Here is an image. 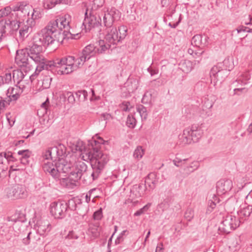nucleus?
Segmentation results:
<instances>
[{
  "instance_id": "f257e3e1",
  "label": "nucleus",
  "mask_w": 252,
  "mask_h": 252,
  "mask_svg": "<svg viewBox=\"0 0 252 252\" xmlns=\"http://www.w3.org/2000/svg\"><path fill=\"white\" fill-rule=\"evenodd\" d=\"M87 153L88 159L90 161L92 171L87 170V165L82 161H79L72 168L70 172V176L73 178L74 181H78L82 177L84 181H88L89 183L97 180L102 174L104 168L109 161L107 156H103L98 158L97 151L93 153Z\"/></svg>"
},
{
  "instance_id": "f03ea898",
  "label": "nucleus",
  "mask_w": 252,
  "mask_h": 252,
  "mask_svg": "<svg viewBox=\"0 0 252 252\" xmlns=\"http://www.w3.org/2000/svg\"><path fill=\"white\" fill-rule=\"evenodd\" d=\"M43 47L39 43H37L35 40L33 39L32 45H29L28 48L30 58L37 64L34 74L30 76L32 81L33 77L36 74H38L42 70H50L53 72L55 68V60L48 61L42 54Z\"/></svg>"
},
{
  "instance_id": "7ed1b4c3",
  "label": "nucleus",
  "mask_w": 252,
  "mask_h": 252,
  "mask_svg": "<svg viewBox=\"0 0 252 252\" xmlns=\"http://www.w3.org/2000/svg\"><path fill=\"white\" fill-rule=\"evenodd\" d=\"M65 32H59L49 23L44 28L34 35L33 39L35 40L37 43H39L46 48L49 45L53 44L55 41L62 42L66 35Z\"/></svg>"
},
{
  "instance_id": "20e7f679",
  "label": "nucleus",
  "mask_w": 252,
  "mask_h": 252,
  "mask_svg": "<svg viewBox=\"0 0 252 252\" xmlns=\"http://www.w3.org/2000/svg\"><path fill=\"white\" fill-rule=\"evenodd\" d=\"M83 63L81 62L78 58L74 56H65L55 60V68L53 72H57L58 74H68L77 70Z\"/></svg>"
},
{
  "instance_id": "39448f33",
  "label": "nucleus",
  "mask_w": 252,
  "mask_h": 252,
  "mask_svg": "<svg viewBox=\"0 0 252 252\" xmlns=\"http://www.w3.org/2000/svg\"><path fill=\"white\" fill-rule=\"evenodd\" d=\"M104 140L101 137H99L98 140L92 139L88 141L87 146L84 145V142L80 140L75 141V151L82 152L88 158L87 153H93L97 151L98 158L103 156H107L104 154L100 151L101 144H103Z\"/></svg>"
},
{
  "instance_id": "423d86ee",
  "label": "nucleus",
  "mask_w": 252,
  "mask_h": 252,
  "mask_svg": "<svg viewBox=\"0 0 252 252\" xmlns=\"http://www.w3.org/2000/svg\"><path fill=\"white\" fill-rule=\"evenodd\" d=\"M203 124H193L191 127L185 129L182 136L183 145L190 144L199 141L203 134Z\"/></svg>"
},
{
  "instance_id": "0eeeda50",
  "label": "nucleus",
  "mask_w": 252,
  "mask_h": 252,
  "mask_svg": "<svg viewBox=\"0 0 252 252\" xmlns=\"http://www.w3.org/2000/svg\"><path fill=\"white\" fill-rule=\"evenodd\" d=\"M127 29L126 26H121L117 30L116 27L106 29L105 39L112 45L116 46L118 43L124 39L127 35Z\"/></svg>"
},
{
  "instance_id": "6e6552de",
  "label": "nucleus",
  "mask_w": 252,
  "mask_h": 252,
  "mask_svg": "<svg viewBox=\"0 0 252 252\" xmlns=\"http://www.w3.org/2000/svg\"><path fill=\"white\" fill-rule=\"evenodd\" d=\"M242 220L232 215L223 217L218 230L220 233L228 234L239 226Z\"/></svg>"
},
{
  "instance_id": "1a4fd4ad",
  "label": "nucleus",
  "mask_w": 252,
  "mask_h": 252,
  "mask_svg": "<svg viewBox=\"0 0 252 252\" xmlns=\"http://www.w3.org/2000/svg\"><path fill=\"white\" fill-rule=\"evenodd\" d=\"M70 20V16L68 14H65L64 16H62L55 20L51 21L49 23L50 25L53 26L54 28L61 32H65V33L66 34L65 37L67 36L68 34H71L69 32V22Z\"/></svg>"
},
{
  "instance_id": "9d476101",
  "label": "nucleus",
  "mask_w": 252,
  "mask_h": 252,
  "mask_svg": "<svg viewBox=\"0 0 252 252\" xmlns=\"http://www.w3.org/2000/svg\"><path fill=\"white\" fill-rule=\"evenodd\" d=\"M67 205L64 201H55L50 204V213L55 219H63L66 216Z\"/></svg>"
},
{
  "instance_id": "9b49d317",
  "label": "nucleus",
  "mask_w": 252,
  "mask_h": 252,
  "mask_svg": "<svg viewBox=\"0 0 252 252\" xmlns=\"http://www.w3.org/2000/svg\"><path fill=\"white\" fill-rule=\"evenodd\" d=\"M88 9L86 8L83 25L84 26L86 30L90 31L92 28L100 26L101 19L99 16L94 15L91 12L88 15Z\"/></svg>"
},
{
  "instance_id": "f8f14e48",
  "label": "nucleus",
  "mask_w": 252,
  "mask_h": 252,
  "mask_svg": "<svg viewBox=\"0 0 252 252\" xmlns=\"http://www.w3.org/2000/svg\"><path fill=\"white\" fill-rule=\"evenodd\" d=\"M229 72L228 70H225L221 67H219L217 65H214L210 71V77L211 81L214 80V84L219 82L220 83L223 82L228 76Z\"/></svg>"
},
{
  "instance_id": "ddd939ff",
  "label": "nucleus",
  "mask_w": 252,
  "mask_h": 252,
  "mask_svg": "<svg viewBox=\"0 0 252 252\" xmlns=\"http://www.w3.org/2000/svg\"><path fill=\"white\" fill-rule=\"evenodd\" d=\"M51 152L52 160L53 162L58 161L61 158H65L66 156L65 146L61 143H58L57 145L49 148Z\"/></svg>"
},
{
  "instance_id": "4468645a",
  "label": "nucleus",
  "mask_w": 252,
  "mask_h": 252,
  "mask_svg": "<svg viewBox=\"0 0 252 252\" xmlns=\"http://www.w3.org/2000/svg\"><path fill=\"white\" fill-rule=\"evenodd\" d=\"M27 196V191L24 186L17 185L13 186L8 192V196L12 199L23 198Z\"/></svg>"
},
{
  "instance_id": "2eb2a0df",
  "label": "nucleus",
  "mask_w": 252,
  "mask_h": 252,
  "mask_svg": "<svg viewBox=\"0 0 252 252\" xmlns=\"http://www.w3.org/2000/svg\"><path fill=\"white\" fill-rule=\"evenodd\" d=\"M119 15L120 12L115 8H112L107 11L103 16V23L107 29L113 27V23L117 18H119Z\"/></svg>"
},
{
  "instance_id": "dca6fc26",
  "label": "nucleus",
  "mask_w": 252,
  "mask_h": 252,
  "mask_svg": "<svg viewBox=\"0 0 252 252\" xmlns=\"http://www.w3.org/2000/svg\"><path fill=\"white\" fill-rule=\"evenodd\" d=\"M29 57H30V55L28 53V48L18 50L16 51L15 61L21 66L30 68Z\"/></svg>"
},
{
  "instance_id": "f3484780",
  "label": "nucleus",
  "mask_w": 252,
  "mask_h": 252,
  "mask_svg": "<svg viewBox=\"0 0 252 252\" xmlns=\"http://www.w3.org/2000/svg\"><path fill=\"white\" fill-rule=\"evenodd\" d=\"M55 166L57 169V172L59 173V176H60L61 173L70 174L73 167V163L67 161L64 158H61L55 162Z\"/></svg>"
},
{
  "instance_id": "a211bd4d",
  "label": "nucleus",
  "mask_w": 252,
  "mask_h": 252,
  "mask_svg": "<svg viewBox=\"0 0 252 252\" xmlns=\"http://www.w3.org/2000/svg\"><path fill=\"white\" fill-rule=\"evenodd\" d=\"M232 181L229 179H221L216 184V191L218 195H223L229 191L232 188Z\"/></svg>"
},
{
  "instance_id": "6ab92c4d",
  "label": "nucleus",
  "mask_w": 252,
  "mask_h": 252,
  "mask_svg": "<svg viewBox=\"0 0 252 252\" xmlns=\"http://www.w3.org/2000/svg\"><path fill=\"white\" fill-rule=\"evenodd\" d=\"M42 168L45 172H48L55 180L60 179L59 173L56 168L55 162L54 164L49 161L45 162L42 165Z\"/></svg>"
},
{
  "instance_id": "aec40b11",
  "label": "nucleus",
  "mask_w": 252,
  "mask_h": 252,
  "mask_svg": "<svg viewBox=\"0 0 252 252\" xmlns=\"http://www.w3.org/2000/svg\"><path fill=\"white\" fill-rule=\"evenodd\" d=\"M43 71L42 74L43 75L42 78L41 79L42 82L41 88L43 90L47 89L50 88L52 77L49 75V72L53 74H58L57 72H52L50 70H42Z\"/></svg>"
},
{
  "instance_id": "412c9836",
  "label": "nucleus",
  "mask_w": 252,
  "mask_h": 252,
  "mask_svg": "<svg viewBox=\"0 0 252 252\" xmlns=\"http://www.w3.org/2000/svg\"><path fill=\"white\" fill-rule=\"evenodd\" d=\"M23 90L20 87L16 86L15 87H10L7 91L6 95L10 101H15L20 97Z\"/></svg>"
},
{
  "instance_id": "4be33fe9",
  "label": "nucleus",
  "mask_w": 252,
  "mask_h": 252,
  "mask_svg": "<svg viewBox=\"0 0 252 252\" xmlns=\"http://www.w3.org/2000/svg\"><path fill=\"white\" fill-rule=\"evenodd\" d=\"M26 24L24 23L19 29V37L22 40L28 36L32 32L33 27L34 26L32 22L28 23L26 21Z\"/></svg>"
},
{
  "instance_id": "5701e85b",
  "label": "nucleus",
  "mask_w": 252,
  "mask_h": 252,
  "mask_svg": "<svg viewBox=\"0 0 252 252\" xmlns=\"http://www.w3.org/2000/svg\"><path fill=\"white\" fill-rule=\"evenodd\" d=\"M37 233L40 236H46L51 229V225L47 221H40L37 224Z\"/></svg>"
},
{
  "instance_id": "b1692460",
  "label": "nucleus",
  "mask_w": 252,
  "mask_h": 252,
  "mask_svg": "<svg viewBox=\"0 0 252 252\" xmlns=\"http://www.w3.org/2000/svg\"><path fill=\"white\" fill-rule=\"evenodd\" d=\"M158 182L156 173L152 172L149 173L146 178L144 185L146 189L148 186L150 189H153L156 188Z\"/></svg>"
},
{
  "instance_id": "393cba45",
  "label": "nucleus",
  "mask_w": 252,
  "mask_h": 252,
  "mask_svg": "<svg viewBox=\"0 0 252 252\" xmlns=\"http://www.w3.org/2000/svg\"><path fill=\"white\" fill-rule=\"evenodd\" d=\"M100 230L99 222H91L89 223L88 234L94 238H97L99 236Z\"/></svg>"
},
{
  "instance_id": "a878e982",
  "label": "nucleus",
  "mask_w": 252,
  "mask_h": 252,
  "mask_svg": "<svg viewBox=\"0 0 252 252\" xmlns=\"http://www.w3.org/2000/svg\"><path fill=\"white\" fill-rule=\"evenodd\" d=\"M220 201V200L218 197L215 194H214L212 199H209L208 201L206 213L210 214L216 208H218L219 206H221L219 204Z\"/></svg>"
},
{
  "instance_id": "bb28decb",
  "label": "nucleus",
  "mask_w": 252,
  "mask_h": 252,
  "mask_svg": "<svg viewBox=\"0 0 252 252\" xmlns=\"http://www.w3.org/2000/svg\"><path fill=\"white\" fill-rule=\"evenodd\" d=\"M219 67L228 70V72L231 71L234 67L233 60L232 58H225L222 63H219L217 64Z\"/></svg>"
},
{
  "instance_id": "cd10ccee",
  "label": "nucleus",
  "mask_w": 252,
  "mask_h": 252,
  "mask_svg": "<svg viewBox=\"0 0 252 252\" xmlns=\"http://www.w3.org/2000/svg\"><path fill=\"white\" fill-rule=\"evenodd\" d=\"M251 78V76L249 72L246 71L244 72L239 77V78L233 82V84L235 85V86H238V84L242 85H245L249 83V80Z\"/></svg>"
},
{
  "instance_id": "c85d7f7f",
  "label": "nucleus",
  "mask_w": 252,
  "mask_h": 252,
  "mask_svg": "<svg viewBox=\"0 0 252 252\" xmlns=\"http://www.w3.org/2000/svg\"><path fill=\"white\" fill-rule=\"evenodd\" d=\"M98 46H96V52L98 54L104 53L106 50L111 47L112 45L106 41V39L99 40L98 42Z\"/></svg>"
},
{
  "instance_id": "c756f323",
  "label": "nucleus",
  "mask_w": 252,
  "mask_h": 252,
  "mask_svg": "<svg viewBox=\"0 0 252 252\" xmlns=\"http://www.w3.org/2000/svg\"><path fill=\"white\" fill-rule=\"evenodd\" d=\"M69 177L65 178L59 179L60 181V184L63 187L68 189H73L75 186V183L76 181H74L73 178L70 176V174H69Z\"/></svg>"
},
{
  "instance_id": "7c9ffc66",
  "label": "nucleus",
  "mask_w": 252,
  "mask_h": 252,
  "mask_svg": "<svg viewBox=\"0 0 252 252\" xmlns=\"http://www.w3.org/2000/svg\"><path fill=\"white\" fill-rule=\"evenodd\" d=\"M203 36L200 34H196L192 38L191 44L194 46L199 47L200 45L205 46L206 45V40L208 38L204 36V42L202 40Z\"/></svg>"
},
{
  "instance_id": "2f4dec72",
  "label": "nucleus",
  "mask_w": 252,
  "mask_h": 252,
  "mask_svg": "<svg viewBox=\"0 0 252 252\" xmlns=\"http://www.w3.org/2000/svg\"><path fill=\"white\" fill-rule=\"evenodd\" d=\"M25 74L21 69L14 70L12 72V78L14 83L19 84L24 78Z\"/></svg>"
},
{
  "instance_id": "473e14b6",
  "label": "nucleus",
  "mask_w": 252,
  "mask_h": 252,
  "mask_svg": "<svg viewBox=\"0 0 252 252\" xmlns=\"http://www.w3.org/2000/svg\"><path fill=\"white\" fill-rule=\"evenodd\" d=\"M31 18H29L28 19H27V22L30 23L32 22L33 23V25L35 26V20L39 19V18H41L42 14L41 12L40 9L38 8H34L32 9V12L31 15Z\"/></svg>"
},
{
  "instance_id": "72a5a7b5",
  "label": "nucleus",
  "mask_w": 252,
  "mask_h": 252,
  "mask_svg": "<svg viewBox=\"0 0 252 252\" xmlns=\"http://www.w3.org/2000/svg\"><path fill=\"white\" fill-rule=\"evenodd\" d=\"M4 25H7L9 26L13 31H16L20 29L21 25V23L17 20H10L8 19L3 21Z\"/></svg>"
},
{
  "instance_id": "f704fd0d",
  "label": "nucleus",
  "mask_w": 252,
  "mask_h": 252,
  "mask_svg": "<svg viewBox=\"0 0 252 252\" xmlns=\"http://www.w3.org/2000/svg\"><path fill=\"white\" fill-rule=\"evenodd\" d=\"M85 55L88 56H90V58L97 53L96 52V46H94V44H89L86 46L82 50Z\"/></svg>"
},
{
  "instance_id": "c9c22d12",
  "label": "nucleus",
  "mask_w": 252,
  "mask_h": 252,
  "mask_svg": "<svg viewBox=\"0 0 252 252\" xmlns=\"http://www.w3.org/2000/svg\"><path fill=\"white\" fill-rule=\"evenodd\" d=\"M252 213V207H249L247 206L246 207H244L243 209L240 210L238 212V215L240 217V220H242V221H243L242 219V217H249L251 213ZM239 219V218H238Z\"/></svg>"
},
{
  "instance_id": "e433bc0d",
  "label": "nucleus",
  "mask_w": 252,
  "mask_h": 252,
  "mask_svg": "<svg viewBox=\"0 0 252 252\" xmlns=\"http://www.w3.org/2000/svg\"><path fill=\"white\" fill-rule=\"evenodd\" d=\"M180 68L185 73L190 72L192 68V63L189 60H185L180 63Z\"/></svg>"
},
{
  "instance_id": "4c0bfd02",
  "label": "nucleus",
  "mask_w": 252,
  "mask_h": 252,
  "mask_svg": "<svg viewBox=\"0 0 252 252\" xmlns=\"http://www.w3.org/2000/svg\"><path fill=\"white\" fill-rule=\"evenodd\" d=\"M76 97L79 102L87 99L88 93L86 90H79L75 93Z\"/></svg>"
},
{
  "instance_id": "58836bf2",
  "label": "nucleus",
  "mask_w": 252,
  "mask_h": 252,
  "mask_svg": "<svg viewBox=\"0 0 252 252\" xmlns=\"http://www.w3.org/2000/svg\"><path fill=\"white\" fill-rule=\"evenodd\" d=\"M58 3H61V0H59V2H58V0H44L43 7L45 9H50L54 7Z\"/></svg>"
},
{
  "instance_id": "ea45409f",
  "label": "nucleus",
  "mask_w": 252,
  "mask_h": 252,
  "mask_svg": "<svg viewBox=\"0 0 252 252\" xmlns=\"http://www.w3.org/2000/svg\"><path fill=\"white\" fill-rule=\"evenodd\" d=\"M145 151L143 149L142 147L141 146H138L137 147L136 149L134 150L133 153V157L135 158H137V159H139L142 158L144 154Z\"/></svg>"
},
{
  "instance_id": "a19ab883",
  "label": "nucleus",
  "mask_w": 252,
  "mask_h": 252,
  "mask_svg": "<svg viewBox=\"0 0 252 252\" xmlns=\"http://www.w3.org/2000/svg\"><path fill=\"white\" fill-rule=\"evenodd\" d=\"M136 124V120L134 116L129 114L128 115L126 121V125L129 128H134Z\"/></svg>"
},
{
  "instance_id": "79ce46f5",
  "label": "nucleus",
  "mask_w": 252,
  "mask_h": 252,
  "mask_svg": "<svg viewBox=\"0 0 252 252\" xmlns=\"http://www.w3.org/2000/svg\"><path fill=\"white\" fill-rule=\"evenodd\" d=\"M63 96L65 98H67L69 103L71 104L74 103L75 101V97L73 93L71 92H65L63 94Z\"/></svg>"
},
{
  "instance_id": "37998d69",
  "label": "nucleus",
  "mask_w": 252,
  "mask_h": 252,
  "mask_svg": "<svg viewBox=\"0 0 252 252\" xmlns=\"http://www.w3.org/2000/svg\"><path fill=\"white\" fill-rule=\"evenodd\" d=\"M79 238L78 235L73 230L69 231L68 234L65 237V241L72 240V242H74V240L77 239Z\"/></svg>"
},
{
  "instance_id": "c03bdc74",
  "label": "nucleus",
  "mask_w": 252,
  "mask_h": 252,
  "mask_svg": "<svg viewBox=\"0 0 252 252\" xmlns=\"http://www.w3.org/2000/svg\"><path fill=\"white\" fill-rule=\"evenodd\" d=\"M0 156L1 157L3 156L9 162H15L17 160L16 158L13 157L12 153L10 152H8L7 153H0Z\"/></svg>"
},
{
  "instance_id": "a18cd8bd",
  "label": "nucleus",
  "mask_w": 252,
  "mask_h": 252,
  "mask_svg": "<svg viewBox=\"0 0 252 252\" xmlns=\"http://www.w3.org/2000/svg\"><path fill=\"white\" fill-rule=\"evenodd\" d=\"M136 109L142 118H143L144 119L147 118V109L145 107L142 105H139L137 107Z\"/></svg>"
},
{
  "instance_id": "49530a36",
  "label": "nucleus",
  "mask_w": 252,
  "mask_h": 252,
  "mask_svg": "<svg viewBox=\"0 0 252 252\" xmlns=\"http://www.w3.org/2000/svg\"><path fill=\"white\" fill-rule=\"evenodd\" d=\"M198 162L197 161H193L191 163V164L189 166H187L186 168H185V170L190 173L196 170L198 168Z\"/></svg>"
},
{
  "instance_id": "de8ad7c7",
  "label": "nucleus",
  "mask_w": 252,
  "mask_h": 252,
  "mask_svg": "<svg viewBox=\"0 0 252 252\" xmlns=\"http://www.w3.org/2000/svg\"><path fill=\"white\" fill-rule=\"evenodd\" d=\"M105 3V0H94L92 9L97 10L101 7Z\"/></svg>"
},
{
  "instance_id": "09e8293b",
  "label": "nucleus",
  "mask_w": 252,
  "mask_h": 252,
  "mask_svg": "<svg viewBox=\"0 0 252 252\" xmlns=\"http://www.w3.org/2000/svg\"><path fill=\"white\" fill-rule=\"evenodd\" d=\"M194 217V212L191 208H188L185 213V218L188 220L190 221Z\"/></svg>"
},
{
  "instance_id": "8fccbe9b",
  "label": "nucleus",
  "mask_w": 252,
  "mask_h": 252,
  "mask_svg": "<svg viewBox=\"0 0 252 252\" xmlns=\"http://www.w3.org/2000/svg\"><path fill=\"white\" fill-rule=\"evenodd\" d=\"M3 21H1L0 22V42L1 41L3 37L6 36V26L3 25Z\"/></svg>"
},
{
  "instance_id": "3c124183",
  "label": "nucleus",
  "mask_w": 252,
  "mask_h": 252,
  "mask_svg": "<svg viewBox=\"0 0 252 252\" xmlns=\"http://www.w3.org/2000/svg\"><path fill=\"white\" fill-rule=\"evenodd\" d=\"M152 94L150 92H146L142 99V102L143 103H147L148 102L151 101Z\"/></svg>"
},
{
  "instance_id": "603ef678",
  "label": "nucleus",
  "mask_w": 252,
  "mask_h": 252,
  "mask_svg": "<svg viewBox=\"0 0 252 252\" xmlns=\"http://www.w3.org/2000/svg\"><path fill=\"white\" fill-rule=\"evenodd\" d=\"M2 81L4 84H9L12 81L11 74L10 72H6L4 75L2 76Z\"/></svg>"
},
{
  "instance_id": "864d4df0",
  "label": "nucleus",
  "mask_w": 252,
  "mask_h": 252,
  "mask_svg": "<svg viewBox=\"0 0 252 252\" xmlns=\"http://www.w3.org/2000/svg\"><path fill=\"white\" fill-rule=\"evenodd\" d=\"M66 204L67 205V209H69L71 210H74L76 209L77 205L73 198L69 199L68 201V202H66Z\"/></svg>"
},
{
  "instance_id": "5fc2aeb1",
  "label": "nucleus",
  "mask_w": 252,
  "mask_h": 252,
  "mask_svg": "<svg viewBox=\"0 0 252 252\" xmlns=\"http://www.w3.org/2000/svg\"><path fill=\"white\" fill-rule=\"evenodd\" d=\"M18 154L22 156L21 158H29L31 156V152L29 150H20L18 152Z\"/></svg>"
},
{
  "instance_id": "6e6d98bb",
  "label": "nucleus",
  "mask_w": 252,
  "mask_h": 252,
  "mask_svg": "<svg viewBox=\"0 0 252 252\" xmlns=\"http://www.w3.org/2000/svg\"><path fill=\"white\" fill-rule=\"evenodd\" d=\"M102 217V209L100 208L94 213L93 218L95 220H100Z\"/></svg>"
},
{
  "instance_id": "4d7b16f0",
  "label": "nucleus",
  "mask_w": 252,
  "mask_h": 252,
  "mask_svg": "<svg viewBox=\"0 0 252 252\" xmlns=\"http://www.w3.org/2000/svg\"><path fill=\"white\" fill-rule=\"evenodd\" d=\"M127 232L126 230H123L118 236L117 239L115 240V244L116 245H118L120 244L121 242H122L124 240V236L125 235V233Z\"/></svg>"
},
{
  "instance_id": "13d9d810",
  "label": "nucleus",
  "mask_w": 252,
  "mask_h": 252,
  "mask_svg": "<svg viewBox=\"0 0 252 252\" xmlns=\"http://www.w3.org/2000/svg\"><path fill=\"white\" fill-rule=\"evenodd\" d=\"M248 29V27L241 26L239 27L238 28L232 31V35L235 34V32H237V33H240L241 32H246L247 30Z\"/></svg>"
},
{
  "instance_id": "bf43d9fd",
  "label": "nucleus",
  "mask_w": 252,
  "mask_h": 252,
  "mask_svg": "<svg viewBox=\"0 0 252 252\" xmlns=\"http://www.w3.org/2000/svg\"><path fill=\"white\" fill-rule=\"evenodd\" d=\"M187 160H188V158H185V159H184L182 160V159L176 157L173 160V162L175 166L179 167V166H181L182 165V163L183 162H184L185 161H187Z\"/></svg>"
},
{
  "instance_id": "052dcab7",
  "label": "nucleus",
  "mask_w": 252,
  "mask_h": 252,
  "mask_svg": "<svg viewBox=\"0 0 252 252\" xmlns=\"http://www.w3.org/2000/svg\"><path fill=\"white\" fill-rule=\"evenodd\" d=\"M32 234V232H30L28 233L26 237L23 238L22 239V242L24 245H28L30 244Z\"/></svg>"
},
{
  "instance_id": "680f3d73",
  "label": "nucleus",
  "mask_w": 252,
  "mask_h": 252,
  "mask_svg": "<svg viewBox=\"0 0 252 252\" xmlns=\"http://www.w3.org/2000/svg\"><path fill=\"white\" fill-rule=\"evenodd\" d=\"M245 203L248 206L252 207V195L250 193L246 196Z\"/></svg>"
},
{
  "instance_id": "e2e57ef3",
  "label": "nucleus",
  "mask_w": 252,
  "mask_h": 252,
  "mask_svg": "<svg viewBox=\"0 0 252 252\" xmlns=\"http://www.w3.org/2000/svg\"><path fill=\"white\" fill-rule=\"evenodd\" d=\"M160 3L162 7H166L167 8L173 4L171 3V0H160Z\"/></svg>"
},
{
  "instance_id": "0e129e2a",
  "label": "nucleus",
  "mask_w": 252,
  "mask_h": 252,
  "mask_svg": "<svg viewBox=\"0 0 252 252\" xmlns=\"http://www.w3.org/2000/svg\"><path fill=\"white\" fill-rule=\"evenodd\" d=\"M130 105V102L129 101H124L120 105V107L124 111H129L130 108L129 106Z\"/></svg>"
},
{
  "instance_id": "69168bd1",
  "label": "nucleus",
  "mask_w": 252,
  "mask_h": 252,
  "mask_svg": "<svg viewBox=\"0 0 252 252\" xmlns=\"http://www.w3.org/2000/svg\"><path fill=\"white\" fill-rule=\"evenodd\" d=\"M42 157L43 158L45 159L48 160L51 159L52 160L51 154L49 148L46 150L44 152H43Z\"/></svg>"
},
{
  "instance_id": "338daca9",
  "label": "nucleus",
  "mask_w": 252,
  "mask_h": 252,
  "mask_svg": "<svg viewBox=\"0 0 252 252\" xmlns=\"http://www.w3.org/2000/svg\"><path fill=\"white\" fill-rule=\"evenodd\" d=\"M78 58L80 60L81 62L84 63L87 60H89L91 58L90 56H88L82 51L81 55L78 57Z\"/></svg>"
},
{
  "instance_id": "774afa93",
  "label": "nucleus",
  "mask_w": 252,
  "mask_h": 252,
  "mask_svg": "<svg viewBox=\"0 0 252 252\" xmlns=\"http://www.w3.org/2000/svg\"><path fill=\"white\" fill-rule=\"evenodd\" d=\"M175 12V6L173 4L171 6H170L168 8H167L166 10V12L167 13V16H171Z\"/></svg>"
}]
</instances>
